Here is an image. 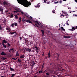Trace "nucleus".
<instances>
[{"label":"nucleus","instance_id":"69168bd1","mask_svg":"<svg viewBox=\"0 0 77 77\" xmlns=\"http://www.w3.org/2000/svg\"><path fill=\"white\" fill-rule=\"evenodd\" d=\"M36 51V52H37V53H38V50H37V51Z\"/></svg>","mask_w":77,"mask_h":77},{"label":"nucleus","instance_id":"a18cd8bd","mask_svg":"<svg viewBox=\"0 0 77 77\" xmlns=\"http://www.w3.org/2000/svg\"><path fill=\"white\" fill-rule=\"evenodd\" d=\"M66 24H67V25H68V26H69V24H68V22H67L66 23Z\"/></svg>","mask_w":77,"mask_h":77},{"label":"nucleus","instance_id":"ddd939ff","mask_svg":"<svg viewBox=\"0 0 77 77\" xmlns=\"http://www.w3.org/2000/svg\"><path fill=\"white\" fill-rule=\"evenodd\" d=\"M0 11H1V13H3V8L0 7Z\"/></svg>","mask_w":77,"mask_h":77},{"label":"nucleus","instance_id":"e433bc0d","mask_svg":"<svg viewBox=\"0 0 77 77\" xmlns=\"http://www.w3.org/2000/svg\"><path fill=\"white\" fill-rule=\"evenodd\" d=\"M52 12H53V13H54V14H55V10H53V11H52Z\"/></svg>","mask_w":77,"mask_h":77},{"label":"nucleus","instance_id":"49530a36","mask_svg":"<svg viewBox=\"0 0 77 77\" xmlns=\"http://www.w3.org/2000/svg\"><path fill=\"white\" fill-rule=\"evenodd\" d=\"M41 70H40L38 71V73L39 74H41Z\"/></svg>","mask_w":77,"mask_h":77},{"label":"nucleus","instance_id":"338daca9","mask_svg":"<svg viewBox=\"0 0 77 77\" xmlns=\"http://www.w3.org/2000/svg\"><path fill=\"white\" fill-rule=\"evenodd\" d=\"M44 68V66H42V69H43Z\"/></svg>","mask_w":77,"mask_h":77},{"label":"nucleus","instance_id":"6e6d98bb","mask_svg":"<svg viewBox=\"0 0 77 77\" xmlns=\"http://www.w3.org/2000/svg\"><path fill=\"white\" fill-rule=\"evenodd\" d=\"M68 9H71V8L70 7H68Z\"/></svg>","mask_w":77,"mask_h":77},{"label":"nucleus","instance_id":"2eb2a0df","mask_svg":"<svg viewBox=\"0 0 77 77\" xmlns=\"http://www.w3.org/2000/svg\"><path fill=\"white\" fill-rule=\"evenodd\" d=\"M21 17H20L19 19V22L20 23H21Z\"/></svg>","mask_w":77,"mask_h":77},{"label":"nucleus","instance_id":"f03ea898","mask_svg":"<svg viewBox=\"0 0 77 77\" xmlns=\"http://www.w3.org/2000/svg\"><path fill=\"white\" fill-rule=\"evenodd\" d=\"M28 51L29 53H30L31 51V49L29 48H26L24 49V50L23 51L24 52H25V51Z\"/></svg>","mask_w":77,"mask_h":77},{"label":"nucleus","instance_id":"5701e85b","mask_svg":"<svg viewBox=\"0 0 77 77\" xmlns=\"http://www.w3.org/2000/svg\"><path fill=\"white\" fill-rule=\"evenodd\" d=\"M3 22V23H4V24H6V20L5 19H4Z\"/></svg>","mask_w":77,"mask_h":77},{"label":"nucleus","instance_id":"58836bf2","mask_svg":"<svg viewBox=\"0 0 77 77\" xmlns=\"http://www.w3.org/2000/svg\"><path fill=\"white\" fill-rule=\"evenodd\" d=\"M62 3V1L60 0L59 1V3L60 4Z\"/></svg>","mask_w":77,"mask_h":77},{"label":"nucleus","instance_id":"393cba45","mask_svg":"<svg viewBox=\"0 0 77 77\" xmlns=\"http://www.w3.org/2000/svg\"><path fill=\"white\" fill-rule=\"evenodd\" d=\"M3 4H4V5H7V2H6L4 1L3 2Z\"/></svg>","mask_w":77,"mask_h":77},{"label":"nucleus","instance_id":"de8ad7c7","mask_svg":"<svg viewBox=\"0 0 77 77\" xmlns=\"http://www.w3.org/2000/svg\"><path fill=\"white\" fill-rule=\"evenodd\" d=\"M20 40H21L22 39V38H21V37H20Z\"/></svg>","mask_w":77,"mask_h":77},{"label":"nucleus","instance_id":"09e8293b","mask_svg":"<svg viewBox=\"0 0 77 77\" xmlns=\"http://www.w3.org/2000/svg\"><path fill=\"white\" fill-rule=\"evenodd\" d=\"M45 72H46V70H45V71L43 72V74H45Z\"/></svg>","mask_w":77,"mask_h":77},{"label":"nucleus","instance_id":"a878e982","mask_svg":"<svg viewBox=\"0 0 77 77\" xmlns=\"http://www.w3.org/2000/svg\"><path fill=\"white\" fill-rule=\"evenodd\" d=\"M35 51H36L38 50V48L37 46H35Z\"/></svg>","mask_w":77,"mask_h":77},{"label":"nucleus","instance_id":"603ef678","mask_svg":"<svg viewBox=\"0 0 77 77\" xmlns=\"http://www.w3.org/2000/svg\"><path fill=\"white\" fill-rule=\"evenodd\" d=\"M41 71V72L42 73H43V72H42V70Z\"/></svg>","mask_w":77,"mask_h":77},{"label":"nucleus","instance_id":"37998d69","mask_svg":"<svg viewBox=\"0 0 77 77\" xmlns=\"http://www.w3.org/2000/svg\"><path fill=\"white\" fill-rule=\"evenodd\" d=\"M8 47H10V44L9 43H8Z\"/></svg>","mask_w":77,"mask_h":77},{"label":"nucleus","instance_id":"5fc2aeb1","mask_svg":"<svg viewBox=\"0 0 77 77\" xmlns=\"http://www.w3.org/2000/svg\"><path fill=\"white\" fill-rule=\"evenodd\" d=\"M6 30H9V29L8 28H6Z\"/></svg>","mask_w":77,"mask_h":77},{"label":"nucleus","instance_id":"864d4df0","mask_svg":"<svg viewBox=\"0 0 77 77\" xmlns=\"http://www.w3.org/2000/svg\"><path fill=\"white\" fill-rule=\"evenodd\" d=\"M44 3H46V0H44Z\"/></svg>","mask_w":77,"mask_h":77},{"label":"nucleus","instance_id":"72a5a7b5","mask_svg":"<svg viewBox=\"0 0 77 77\" xmlns=\"http://www.w3.org/2000/svg\"><path fill=\"white\" fill-rule=\"evenodd\" d=\"M11 27H14V23H12L11 24Z\"/></svg>","mask_w":77,"mask_h":77},{"label":"nucleus","instance_id":"6ab92c4d","mask_svg":"<svg viewBox=\"0 0 77 77\" xmlns=\"http://www.w3.org/2000/svg\"><path fill=\"white\" fill-rule=\"evenodd\" d=\"M15 18L16 20H18V16L17 15H15Z\"/></svg>","mask_w":77,"mask_h":77},{"label":"nucleus","instance_id":"20e7f679","mask_svg":"<svg viewBox=\"0 0 77 77\" xmlns=\"http://www.w3.org/2000/svg\"><path fill=\"white\" fill-rule=\"evenodd\" d=\"M66 12L65 11L63 13V14H62L61 15V16H63V17H65V15H66Z\"/></svg>","mask_w":77,"mask_h":77},{"label":"nucleus","instance_id":"dca6fc26","mask_svg":"<svg viewBox=\"0 0 77 77\" xmlns=\"http://www.w3.org/2000/svg\"><path fill=\"white\" fill-rule=\"evenodd\" d=\"M9 68H10V69L11 71H14V69H13V68H11V67H10Z\"/></svg>","mask_w":77,"mask_h":77},{"label":"nucleus","instance_id":"4d7b16f0","mask_svg":"<svg viewBox=\"0 0 77 77\" xmlns=\"http://www.w3.org/2000/svg\"><path fill=\"white\" fill-rule=\"evenodd\" d=\"M14 10H15V11H17V8H14Z\"/></svg>","mask_w":77,"mask_h":77},{"label":"nucleus","instance_id":"13d9d810","mask_svg":"<svg viewBox=\"0 0 77 77\" xmlns=\"http://www.w3.org/2000/svg\"><path fill=\"white\" fill-rule=\"evenodd\" d=\"M50 3L49 2H47V4H50Z\"/></svg>","mask_w":77,"mask_h":77},{"label":"nucleus","instance_id":"423d86ee","mask_svg":"<svg viewBox=\"0 0 77 77\" xmlns=\"http://www.w3.org/2000/svg\"><path fill=\"white\" fill-rule=\"evenodd\" d=\"M69 30H71V31H73L74 30H75V28L74 27H72V29H69Z\"/></svg>","mask_w":77,"mask_h":77},{"label":"nucleus","instance_id":"c9c22d12","mask_svg":"<svg viewBox=\"0 0 77 77\" xmlns=\"http://www.w3.org/2000/svg\"><path fill=\"white\" fill-rule=\"evenodd\" d=\"M14 26H17V23H14Z\"/></svg>","mask_w":77,"mask_h":77},{"label":"nucleus","instance_id":"0eeeda50","mask_svg":"<svg viewBox=\"0 0 77 77\" xmlns=\"http://www.w3.org/2000/svg\"><path fill=\"white\" fill-rule=\"evenodd\" d=\"M40 3H38L37 5L36 6H35V8H39V7H40Z\"/></svg>","mask_w":77,"mask_h":77},{"label":"nucleus","instance_id":"6e6552de","mask_svg":"<svg viewBox=\"0 0 77 77\" xmlns=\"http://www.w3.org/2000/svg\"><path fill=\"white\" fill-rule=\"evenodd\" d=\"M34 22L35 23H37V24H38V26H40V24H39V23H38V21H34Z\"/></svg>","mask_w":77,"mask_h":77},{"label":"nucleus","instance_id":"a211bd4d","mask_svg":"<svg viewBox=\"0 0 77 77\" xmlns=\"http://www.w3.org/2000/svg\"><path fill=\"white\" fill-rule=\"evenodd\" d=\"M54 40L55 42H56V43H57V44H59V41H56V39H54Z\"/></svg>","mask_w":77,"mask_h":77},{"label":"nucleus","instance_id":"680f3d73","mask_svg":"<svg viewBox=\"0 0 77 77\" xmlns=\"http://www.w3.org/2000/svg\"><path fill=\"white\" fill-rule=\"evenodd\" d=\"M24 15L25 16H26V17H28V16H27V15L26 14H25Z\"/></svg>","mask_w":77,"mask_h":77},{"label":"nucleus","instance_id":"8fccbe9b","mask_svg":"<svg viewBox=\"0 0 77 77\" xmlns=\"http://www.w3.org/2000/svg\"><path fill=\"white\" fill-rule=\"evenodd\" d=\"M26 42H29V41L28 40H25Z\"/></svg>","mask_w":77,"mask_h":77},{"label":"nucleus","instance_id":"e2e57ef3","mask_svg":"<svg viewBox=\"0 0 77 77\" xmlns=\"http://www.w3.org/2000/svg\"><path fill=\"white\" fill-rule=\"evenodd\" d=\"M4 42H3V41L2 42V44H4Z\"/></svg>","mask_w":77,"mask_h":77},{"label":"nucleus","instance_id":"aec40b11","mask_svg":"<svg viewBox=\"0 0 77 77\" xmlns=\"http://www.w3.org/2000/svg\"><path fill=\"white\" fill-rule=\"evenodd\" d=\"M56 2H54V4H57L59 3V2L57 1V0L55 1Z\"/></svg>","mask_w":77,"mask_h":77},{"label":"nucleus","instance_id":"1a4fd4ad","mask_svg":"<svg viewBox=\"0 0 77 77\" xmlns=\"http://www.w3.org/2000/svg\"><path fill=\"white\" fill-rule=\"evenodd\" d=\"M41 31L42 32V36H44V33H45V32H44V31L42 30H41Z\"/></svg>","mask_w":77,"mask_h":77},{"label":"nucleus","instance_id":"cd10ccee","mask_svg":"<svg viewBox=\"0 0 77 77\" xmlns=\"http://www.w3.org/2000/svg\"><path fill=\"white\" fill-rule=\"evenodd\" d=\"M16 33V32H10L11 34V35H14V33Z\"/></svg>","mask_w":77,"mask_h":77},{"label":"nucleus","instance_id":"f8f14e48","mask_svg":"<svg viewBox=\"0 0 77 77\" xmlns=\"http://www.w3.org/2000/svg\"><path fill=\"white\" fill-rule=\"evenodd\" d=\"M60 30L61 31H64V32H65V29H64L63 28V27L61 26V29H60Z\"/></svg>","mask_w":77,"mask_h":77},{"label":"nucleus","instance_id":"bb28decb","mask_svg":"<svg viewBox=\"0 0 77 77\" xmlns=\"http://www.w3.org/2000/svg\"><path fill=\"white\" fill-rule=\"evenodd\" d=\"M11 18H13L14 17V14L12 13H11V16H10Z\"/></svg>","mask_w":77,"mask_h":77},{"label":"nucleus","instance_id":"f257e3e1","mask_svg":"<svg viewBox=\"0 0 77 77\" xmlns=\"http://www.w3.org/2000/svg\"><path fill=\"white\" fill-rule=\"evenodd\" d=\"M18 3L21 4L22 5H23L25 7L28 8L29 6H30V5H31V3L29 2L27 0H17Z\"/></svg>","mask_w":77,"mask_h":77},{"label":"nucleus","instance_id":"0e129e2a","mask_svg":"<svg viewBox=\"0 0 77 77\" xmlns=\"http://www.w3.org/2000/svg\"><path fill=\"white\" fill-rule=\"evenodd\" d=\"M44 53H43V54H42V56H44Z\"/></svg>","mask_w":77,"mask_h":77},{"label":"nucleus","instance_id":"3c124183","mask_svg":"<svg viewBox=\"0 0 77 77\" xmlns=\"http://www.w3.org/2000/svg\"><path fill=\"white\" fill-rule=\"evenodd\" d=\"M20 12H21V14H24V13L22 11H20Z\"/></svg>","mask_w":77,"mask_h":77},{"label":"nucleus","instance_id":"79ce46f5","mask_svg":"<svg viewBox=\"0 0 77 77\" xmlns=\"http://www.w3.org/2000/svg\"><path fill=\"white\" fill-rule=\"evenodd\" d=\"M35 25L37 27H39V26H38L37 25V24H36V23H35Z\"/></svg>","mask_w":77,"mask_h":77},{"label":"nucleus","instance_id":"f704fd0d","mask_svg":"<svg viewBox=\"0 0 77 77\" xmlns=\"http://www.w3.org/2000/svg\"><path fill=\"white\" fill-rule=\"evenodd\" d=\"M2 30V26L0 25V30Z\"/></svg>","mask_w":77,"mask_h":77},{"label":"nucleus","instance_id":"39448f33","mask_svg":"<svg viewBox=\"0 0 77 77\" xmlns=\"http://www.w3.org/2000/svg\"><path fill=\"white\" fill-rule=\"evenodd\" d=\"M1 55H3V56H6V53H5L4 51H2L1 54Z\"/></svg>","mask_w":77,"mask_h":77},{"label":"nucleus","instance_id":"412c9836","mask_svg":"<svg viewBox=\"0 0 77 77\" xmlns=\"http://www.w3.org/2000/svg\"><path fill=\"white\" fill-rule=\"evenodd\" d=\"M64 38H70V36H64Z\"/></svg>","mask_w":77,"mask_h":77},{"label":"nucleus","instance_id":"7ed1b4c3","mask_svg":"<svg viewBox=\"0 0 77 77\" xmlns=\"http://www.w3.org/2000/svg\"><path fill=\"white\" fill-rule=\"evenodd\" d=\"M17 8V11H14L13 12L14 13H17L18 12H20V11H18V10H20V9L19 8Z\"/></svg>","mask_w":77,"mask_h":77},{"label":"nucleus","instance_id":"4be33fe9","mask_svg":"<svg viewBox=\"0 0 77 77\" xmlns=\"http://www.w3.org/2000/svg\"><path fill=\"white\" fill-rule=\"evenodd\" d=\"M57 59H59V54L58 53L57 54Z\"/></svg>","mask_w":77,"mask_h":77},{"label":"nucleus","instance_id":"774afa93","mask_svg":"<svg viewBox=\"0 0 77 77\" xmlns=\"http://www.w3.org/2000/svg\"><path fill=\"white\" fill-rule=\"evenodd\" d=\"M75 2H77V0H75Z\"/></svg>","mask_w":77,"mask_h":77},{"label":"nucleus","instance_id":"7c9ffc66","mask_svg":"<svg viewBox=\"0 0 77 77\" xmlns=\"http://www.w3.org/2000/svg\"><path fill=\"white\" fill-rule=\"evenodd\" d=\"M66 71V70L65 69H62L61 70L62 72H64V71Z\"/></svg>","mask_w":77,"mask_h":77},{"label":"nucleus","instance_id":"9d476101","mask_svg":"<svg viewBox=\"0 0 77 77\" xmlns=\"http://www.w3.org/2000/svg\"><path fill=\"white\" fill-rule=\"evenodd\" d=\"M48 58H50V57H51V55H50V51H49L48 54Z\"/></svg>","mask_w":77,"mask_h":77},{"label":"nucleus","instance_id":"c756f323","mask_svg":"<svg viewBox=\"0 0 77 77\" xmlns=\"http://www.w3.org/2000/svg\"><path fill=\"white\" fill-rule=\"evenodd\" d=\"M4 47V48H6V45H5V44H2Z\"/></svg>","mask_w":77,"mask_h":77},{"label":"nucleus","instance_id":"c03bdc74","mask_svg":"<svg viewBox=\"0 0 77 77\" xmlns=\"http://www.w3.org/2000/svg\"><path fill=\"white\" fill-rule=\"evenodd\" d=\"M35 51V50H32V51H31V52H34Z\"/></svg>","mask_w":77,"mask_h":77},{"label":"nucleus","instance_id":"2f4dec72","mask_svg":"<svg viewBox=\"0 0 77 77\" xmlns=\"http://www.w3.org/2000/svg\"><path fill=\"white\" fill-rule=\"evenodd\" d=\"M3 41L4 43H7V42L5 40H4Z\"/></svg>","mask_w":77,"mask_h":77},{"label":"nucleus","instance_id":"bf43d9fd","mask_svg":"<svg viewBox=\"0 0 77 77\" xmlns=\"http://www.w3.org/2000/svg\"><path fill=\"white\" fill-rule=\"evenodd\" d=\"M38 72H37L35 73V74H38Z\"/></svg>","mask_w":77,"mask_h":77},{"label":"nucleus","instance_id":"473e14b6","mask_svg":"<svg viewBox=\"0 0 77 77\" xmlns=\"http://www.w3.org/2000/svg\"><path fill=\"white\" fill-rule=\"evenodd\" d=\"M18 62L19 63H20V62H21V60H20L19 59H18Z\"/></svg>","mask_w":77,"mask_h":77},{"label":"nucleus","instance_id":"052dcab7","mask_svg":"<svg viewBox=\"0 0 77 77\" xmlns=\"http://www.w3.org/2000/svg\"><path fill=\"white\" fill-rule=\"evenodd\" d=\"M13 49H14L13 48H12V49H11L10 50H11L12 51V50H13Z\"/></svg>","mask_w":77,"mask_h":77},{"label":"nucleus","instance_id":"9b49d317","mask_svg":"<svg viewBox=\"0 0 77 77\" xmlns=\"http://www.w3.org/2000/svg\"><path fill=\"white\" fill-rule=\"evenodd\" d=\"M26 22H27L28 23H31V24H32V21H30V20H26Z\"/></svg>","mask_w":77,"mask_h":77},{"label":"nucleus","instance_id":"a19ab883","mask_svg":"<svg viewBox=\"0 0 77 77\" xmlns=\"http://www.w3.org/2000/svg\"><path fill=\"white\" fill-rule=\"evenodd\" d=\"M17 58H13L12 59H14V60H15Z\"/></svg>","mask_w":77,"mask_h":77},{"label":"nucleus","instance_id":"b1692460","mask_svg":"<svg viewBox=\"0 0 77 77\" xmlns=\"http://www.w3.org/2000/svg\"><path fill=\"white\" fill-rule=\"evenodd\" d=\"M11 75H12V76L11 77H14L15 75L14 74H11Z\"/></svg>","mask_w":77,"mask_h":77},{"label":"nucleus","instance_id":"4468645a","mask_svg":"<svg viewBox=\"0 0 77 77\" xmlns=\"http://www.w3.org/2000/svg\"><path fill=\"white\" fill-rule=\"evenodd\" d=\"M24 57H25V56H24V55H20V57L21 59H22V58L23 59V58H24Z\"/></svg>","mask_w":77,"mask_h":77},{"label":"nucleus","instance_id":"4c0bfd02","mask_svg":"<svg viewBox=\"0 0 77 77\" xmlns=\"http://www.w3.org/2000/svg\"><path fill=\"white\" fill-rule=\"evenodd\" d=\"M46 75H48V76H49V73L47 72L46 73Z\"/></svg>","mask_w":77,"mask_h":77},{"label":"nucleus","instance_id":"f3484780","mask_svg":"<svg viewBox=\"0 0 77 77\" xmlns=\"http://www.w3.org/2000/svg\"><path fill=\"white\" fill-rule=\"evenodd\" d=\"M19 53H18V52L17 51L16 54V56H19Z\"/></svg>","mask_w":77,"mask_h":77},{"label":"nucleus","instance_id":"ea45409f","mask_svg":"<svg viewBox=\"0 0 77 77\" xmlns=\"http://www.w3.org/2000/svg\"><path fill=\"white\" fill-rule=\"evenodd\" d=\"M8 12V11L7 10H5V13H7Z\"/></svg>","mask_w":77,"mask_h":77},{"label":"nucleus","instance_id":"c85d7f7f","mask_svg":"<svg viewBox=\"0 0 77 77\" xmlns=\"http://www.w3.org/2000/svg\"><path fill=\"white\" fill-rule=\"evenodd\" d=\"M6 59V58L5 57H3L1 58V59H2V60H5Z\"/></svg>","mask_w":77,"mask_h":77}]
</instances>
